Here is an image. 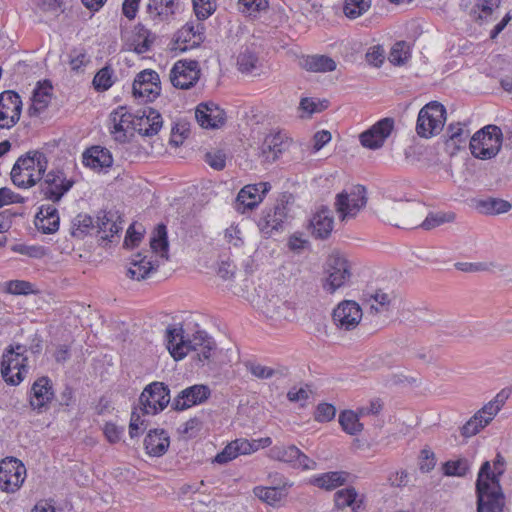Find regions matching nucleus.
<instances>
[{
    "instance_id": "nucleus-48",
    "label": "nucleus",
    "mask_w": 512,
    "mask_h": 512,
    "mask_svg": "<svg viewBox=\"0 0 512 512\" xmlns=\"http://www.w3.org/2000/svg\"><path fill=\"white\" fill-rule=\"evenodd\" d=\"M455 218L454 212H431L420 222V227L425 230H431L445 223H451Z\"/></svg>"
},
{
    "instance_id": "nucleus-49",
    "label": "nucleus",
    "mask_w": 512,
    "mask_h": 512,
    "mask_svg": "<svg viewBox=\"0 0 512 512\" xmlns=\"http://www.w3.org/2000/svg\"><path fill=\"white\" fill-rule=\"evenodd\" d=\"M371 7V0H345L343 12L349 19H356Z\"/></svg>"
},
{
    "instance_id": "nucleus-20",
    "label": "nucleus",
    "mask_w": 512,
    "mask_h": 512,
    "mask_svg": "<svg viewBox=\"0 0 512 512\" xmlns=\"http://www.w3.org/2000/svg\"><path fill=\"white\" fill-rule=\"evenodd\" d=\"M269 478L272 479L271 483L275 484V486H256L253 489V493L261 501L269 505H276L286 497V488L290 487L291 484L288 483V480L286 478L277 473L274 475H269Z\"/></svg>"
},
{
    "instance_id": "nucleus-2",
    "label": "nucleus",
    "mask_w": 512,
    "mask_h": 512,
    "mask_svg": "<svg viewBox=\"0 0 512 512\" xmlns=\"http://www.w3.org/2000/svg\"><path fill=\"white\" fill-rule=\"evenodd\" d=\"M47 167L46 155L39 150H30L16 160L10 173L11 180L19 188H31L43 179Z\"/></svg>"
},
{
    "instance_id": "nucleus-35",
    "label": "nucleus",
    "mask_w": 512,
    "mask_h": 512,
    "mask_svg": "<svg viewBox=\"0 0 512 512\" xmlns=\"http://www.w3.org/2000/svg\"><path fill=\"white\" fill-rule=\"evenodd\" d=\"M448 139L445 146L451 155H454L465 147L470 136V131L464 128L462 123H451L447 128Z\"/></svg>"
},
{
    "instance_id": "nucleus-63",
    "label": "nucleus",
    "mask_w": 512,
    "mask_h": 512,
    "mask_svg": "<svg viewBox=\"0 0 512 512\" xmlns=\"http://www.w3.org/2000/svg\"><path fill=\"white\" fill-rule=\"evenodd\" d=\"M366 61L374 67H380L385 59V51L380 45L372 46L365 55Z\"/></svg>"
},
{
    "instance_id": "nucleus-53",
    "label": "nucleus",
    "mask_w": 512,
    "mask_h": 512,
    "mask_svg": "<svg viewBox=\"0 0 512 512\" xmlns=\"http://www.w3.org/2000/svg\"><path fill=\"white\" fill-rule=\"evenodd\" d=\"M470 470V462L465 458L447 461L443 464V472L447 476L463 477Z\"/></svg>"
},
{
    "instance_id": "nucleus-18",
    "label": "nucleus",
    "mask_w": 512,
    "mask_h": 512,
    "mask_svg": "<svg viewBox=\"0 0 512 512\" xmlns=\"http://www.w3.org/2000/svg\"><path fill=\"white\" fill-rule=\"evenodd\" d=\"M394 129L392 118H383L359 135L361 145L370 150H377L384 145Z\"/></svg>"
},
{
    "instance_id": "nucleus-60",
    "label": "nucleus",
    "mask_w": 512,
    "mask_h": 512,
    "mask_svg": "<svg viewBox=\"0 0 512 512\" xmlns=\"http://www.w3.org/2000/svg\"><path fill=\"white\" fill-rule=\"evenodd\" d=\"M336 415V408L329 403H320L318 404L315 413H314V419L317 422H329L334 419Z\"/></svg>"
},
{
    "instance_id": "nucleus-34",
    "label": "nucleus",
    "mask_w": 512,
    "mask_h": 512,
    "mask_svg": "<svg viewBox=\"0 0 512 512\" xmlns=\"http://www.w3.org/2000/svg\"><path fill=\"white\" fill-rule=\"evenodd\" d=\"M83 162L92 169L101 170L110 167L113 163V158L108 149L94 146L84 152Z\"/></svg>"
},
{
    "instance_id": "nucleus-13",
    "label": "nucleus",
    "mask_w": 512,
    "mask_h": 512,
    "mask_svg": "<svg viewBox=\"0 0 512 512\" xmlns=\"http://www.w3.org/2000/svg\"><path fill=\"white\" fill-rule=\"evenodd\" d=\"M268 456L277 461L291 465L293 468L313 470L316 462L301 452L295 445H275L270 448Z\"/></svg>"
},
{
    "instance_id": "nucleus-32",
    "label": "nucleus",
    "mask_w": 512,
    "mask_h": 512,
    "mask_svg": "<svg viewBox=\"0 0 512 512\" xmlns=\"http://www.w3.org/2000/svg\"><path fill=\"white\" fill-rule=\"evenodd\" d=\"M59 215L53 205L42 206L36 215L35 226L44 234L55 233L59 229Z\"/></svg>"
},
{
    "instance_id": "nucleus-61",
    "label": "nucleus",
    "mask_w": 512,
    "mask_h": 512,
    "mask_svg": "<svg viewBox=\"0 0 512 512\" xmlns=\"http://www.w3.org/2000/svg\"><path fill=\"white\" fill-rule=\"evenodd\" d=\"M32 290L30 282L23 280H11L6 283V292L13 295H26Z\"/></svg>"
},
{
    "instance_id": "nucleus-16",
    "label": "nucleus",
    "mask_w": 512,
    "mask_h": 512,
    "mask_svg": "<svg viewBox=\"0 0 512 512\" xmlns=\"http://www.w3.org/2000/svg\"><path fill=\"white\" fill-rule=\"evenodd\" d=\"M362 316L363 313L360 305L353 300L340 302L332 313L334 324L339 329L345 331L355 329L360 323Z\"/></svg>"
},
{
    "instance_id": "nucleus-30",
    "label": "nucleus",
    "mask_w": 512,
    "mask_h": 512,
    "mask_svg": "<svg viewBox=\"0 0 512 512\" xmlns=\"http://www.w3.org/2000/svg\"><path fill=\"white\" fill-rule=\"evenodd\" d=\"M120 217L111 211H101L97 216L96 228L101 233V239L112 242V239L122 230Z\"/></svg>"
},
{
    "instance_id": "nucleus-4",
    "label": "nucleus",
    "mask_w": 512,
    "mask_h": 512,
    "mask_svg": "<svg viewBox=\"0 0 512 512\" xmlns=\"http://www.w3.org/2000/svg\"><path fill=\"white\" fill-rule=\"evenodd\" d=\"M424 206L415 201H393L386 204L381 211L382 217L398 228L420 226L424 216Z\"/></svg>"
},
{
    "instance_id": "nucleus-12",
    "label": "nucleus",
    "mask_w": 512,
    "mask_h": 512,
    "mask_svg": "<svg viewBox=\"0 0 512 512\" xmlns=\"http://www.w3.org/2000/svg\"><path fill=\"white\" fill-rule=\"evenodd\" d=\"M351 277V266L348 260L342 256H334L329 260L327 276L323 280L322 287L326 293L333 294L343 287Z\"/></svg>"
},
{
    "instance_id": "nucleus-11",
    "label": "nucleus",
    "mask_w": 512,
    "mask_h": 512,
    "mask_svg": "<svg viewBox=\"0 0 512 512\" xmlns=\"http://www.w3.org/2000/svg\"><path fill=\"white\" fill-rule=\"evenodd\" d=\"M26 477L24 464L16 458H7L0 462V489L7 493L16 492Z\"/></svg>"
},
{
    "instance_id": "nucleus-42",
    "label": "nucleus",
    "mask_w": 512,
    "mask_h": 512,
    "mask_svg": "<svg viewBox=\"0 0 512 512\" xmlns=\"http://www.w3.org/2000/svg\"><path fill=\"white\" fill-rule=\"evenodd\" d=\"M237 66L241 73L253 76L260 75L262 70V63L259 60V57L254 51L248 48L239 53L237 57Z\"/></svg>"
},
{
    "instance_id": "nucleus-21",
    "label": "nucleus",
    "mask_w": 512,
    "mask_h": 512,
    "mask_svg": "<svg viewBox=\"0 0 512 512\" xmlns=\"http://www.w3.org/2000/svg\"><path fill=\"white\" fill-rule=\"evenodd\" d=\"M195 117L203 128L216 129L226 122V113L214 102H202L197 105Z\"/></svg>"
},
{
    "instance_id": "nucleus-64",
    "label": "nucleus",
    "mask_w": 512,
    "mask_h": 512,
    "mask_svg": "<svg viewBox=\"0 0 512 512\" xmlns=\"http://www.w3.org/2000/svg\"><path fill=\"white\" fill-rule=\"evenodd\" d=\"M246 368L253 376L259 379L271 378L276 373L274 369L254 362L247 363Z\"/></svg>"
},
{
    "instance_id": "nucleus-62",
    "label": "nucleus",
    "mask_w": 512,
    "mask_h": 512,
    "mask_svg": "<svg viewBox=\"0 0 512 512\" xmlns=\"http://www.w3.org/2000/svg\"><path fill=\"white\" fill-rule=\"evenodd\" d=\"M146 429L145 421L141 418L137 408L131 413L129 434L131 438L137 437Z\"/></svg>"
},
{
    "instance_id": "nucleus-6",
    "label": "nucleus",
    "mask_w": 512,
    "mask_h": 512,
    "mask_svg": "<svg viewBox=\"0 0 512 512\" xmlns=\"http://www.w3.org/2000/svg\"><path fill=\"white\" fill-rule=\"evenodd\" d=\"M25 352L26 347L20 344L5 349L1 360V375L7 384L18 385L23 381L28 372Z\"/></svg>"
},
{
    "instance_id": "nucleus-10",
    "label": "nucleus",
    "mask_w": 512,
    "mask_h": 512,
    "mask_svg": "<svg viewBox=\"0 0 512 512\" xmlns=\"http://www.w3.org/2000/svg\"><path fill=\"white\" fill-rule=\"evenodd\" d=\"M161 93V81L159 74L152 69L139 72L132 85V94L141 102H152Z\"/></svg>"
},
{
    "instance_id": "nucleus-36",
    "label": "nucleus",
    "mask_w": 512,
    "mask_h": 512,
    "mask_svg": "<svg viewBox=\"0 0 512 512\" xmlns=\"http://www.w3.org/2000/svg\"><path fill=\"white\" fill-rule=\"evenodd\" d=\"M509 395L510 393L508 390L502 389L494 396L491 401L486 403L475 414H477L478 417L483 420L484 424L489 425L505 405Z\"/></svg>"
},
{
    "instance_id": "nucleus-50",
    "label": "nucleus",
    "mask_w": 512,
    "mask_h": 512,
    "mask_svg": "<svg viewBox=\"0 0 512 512\" xmlns=\"http://www.w3.org/2000/svg\"><path fill=\"white\" fill-rule=\"evenodd\" d=\"M339 423L342 429L350 434L355 435L363 430V425L359 422V417L353 411H344L339 415Z\"/></svg>"
},
{
    "instance_id": "nucleus-44",
    "label": "nucleus",
    "mask_w": 512,
    "mask_h": 512,
    "mask_svg": "<svg viewBox=\"0 0 512 512\" xmlns=\"http://www.w3.org/2000/svg\"><path fill=\"white\" fill-rule=\"evenodd\" d=\"M480 211L487 215H498L509 212L512 209V204L504 199L488 198L481 200L477 206Z\"/></svg>"
},
{
    "instance_id": "nucleus-40",
    "label": "nucleus",
    "mask_w": 512,
    "mask_h": 512,
    "mask_svg": "<svg viewBox=\"0 0 512 512\" xmlns=\"http://www.w3.org/2000/svg\"><path fill=\"white\" fill-rule=\"evenodd\" d=\"M52 99V86L48 82L39 84L32 96V105L29 108L31 115L41 114L49 105Z\"/></svg>"
},
{
    "instance_id": "nucleus-23",
    "label": "nucleus",
    "mask_w": 512,
    "mask_h": 512,
    "mask_svg": "<svg viewBox=\"0 0 512 512\" xmlns=\"http://www.w3.org/2000/svg\"><path fill=\"white\" fill-rule=\"evenodd\" d=\"M54 397L52 382L47 376L38 378L30 390V405L33 410L42 412L48 408V405Z\"/></svg>"
},
{
    "instance_id": "nucleus-59",
    "label": "nucleus",
    "mask_w": 512,
    "mask_h": 512,
    "mask_svg": "<svg viewBox=\"0 0 512 512\" xmlns=\"http://www.w3.org/2000/svg\"><path fill=\"white\" fill-rule=\"evenodd\" d=\"M12 250L22 255H26L31 258L41 259L46 256V249L42 246L37 245H14Z\"/></svg>"
},
{
    "instance_id": "nucleus-14",
    "label": "nucleus",
    "mask_w": 512,
    "mask_h": 512,
    "mask_svg": "<svg viewBox=\"0 0 512 512\" xmlns=\"http://www.w3.org/2000/svg\"><path fill=\"white\" fill-rule=\"evenodd\" d=\"M40 185L41 193L44 198L52 202H58L63 195L68 192L74 181L68 179L62 170H51L46 175Z\"/></svg>"
},
{
    "instance_id": "nucleus-41",
    "label": "nucleus",
    "mask_w": 512,
    "mask_h": 512,
    "mask_svg": "<svg viewBox=\"0 0 512 512\" xmlns=\"http://www.w3.org/2000/svg\"><path fill=\"white\" fill-rule=\"evenodd\" d=\"M177 41L200 45L204 41V25L200 22H188L177 32Z\"/></svg>"
},
{
    "instance_id": "nucleus-43",
    "label": "nucleus",
    "mask_w": 512,
    "mask_h": 512,
    "mask_svg": "<svg viewBox=\"0 0 512 512\" xmlns=\"http://www.w3.org/2000/svg\"><path fill=\"white\" fill-rule=\"evenodd\" d=\"M500 5V0H477L469 11V16L478 24H483Z\"/></svg>"
},
{
    "instance_id": "nucleus-58",
    "label": "nucleus",
    "mask_w": 512,
    "mask_h": 512,
    "mask_svg": "<svg viewBox=\"0 0 512 512\" xmlns=\"http://www.w3.org/2000/svg\"><path fill=\"white\" fill-rule=\"evenodd\" d=\"M436 465V457L430 448H423L420 451L418 466L421 472L428 473L434 469Z\"/></svg>"
},
{
    "instance_id": "nucleus-29",
    "label": "nucleus",
    "mask_w": 512,
    "mask_h": 512,
    "mask_svg": "<svg viewBox=\"0 0 512 512\" xmlns=\"http://www.w3.org/2000/svg\"><path fill=\"white\" fill-rule=\"evenodd\" d=\"M256 446V444H250V441L246 439H236L230 442L215 456L214 462L218 464H226L239 455H247L255 452Z\"/></svg>"
},
{
    "instance_id": "nucleus-1",
    "label": "nucleus",
    "mask_w": 512,
    "mask_h": 512,
    "mask_svg": "<svg viewBox=\"0 0 512 512\" xmlns=\"http://www.w3.org/2000/svg\"><path fill=\"white\" fill-rule=\"evenodd\" d=\"M165 339L166 347L175 360H181L193 351L196 352L197 359L203 362L210 360L216 349L215 341L205 331H197L186 339L182 328L169 327Z\"/></svg>"
},
{
    "instance_id": "nucleus-8",
    "label": "nucleus",
    "mask_w": 512,
    "mask_h": 512,
    "mask_svg": "<svg viewBox=\"0 0 512 512\" xmlns=\"http://www.w3.org/2000/svg\"><path fill=\"white\" fill-rule=\"evenodd\" d=\"M366 189L364 186L356 185L343 190L336 195L335 209L341 221L354 218L366 205Z\"/></svg>"
},
{
    "instance_id": "nucleus-57",
    "label": "nucleus",
    "mask_w": 512,
    "mask_h": 512,
    "mask_svg": "<svg viewBox=\"0 0 512 512\" xmlns=\"http://www.w3.org/2000/svg\"><path fill=\"white\" fill-rule=\"evenodd\" d=\"M487 424H484L483 420L474 414L461 428V435L463 437H472L484 429Z\"/></svg>"
},
{
    "instance_id": "nucleus-56",
    "label": "nucleus",
    "mask_w": 512,
    "mask_h": 512,
    "mask_svg": "<svg viewBox=\"0 0 512 512\" xmlns=\"http://www.w3.org/2000/svg\"><path fill=\"white\" fill-rule=\"evenodd\" d=\"M112 74L113 72L109 67L100 69L93 79L94 88L97 91L108 90L113 84Z\"/></svg>"
},
{
    "instance_id": "nucleus-38",
    "label": "nucleus",
    "mask_w": 512,
    "mask_h": 512,
    "mask_svg": "<svg viewBox=\"0 0 512 512\" xmlns=\"http://www.w3.org/2000/svg\"><path fill=\"white\" fill-rule=\"evenodd\" d=\"M155 269V265L151 260L147 259V256H142L141 253H138L133 257L126 275L132 280L140 281L148 277V275Z\"/></svg>"
},
{
    "instance_id": "nucleus-25",
    "label": "nucleus",
    "mask_w": 512,
    "mask_h": 512,
    "mask_svg": "<svg viewBox=\"0 0 512 512\" xmlns=\"http://www.w3.org/2000/svg\"><path fill=\"white\" fill-rule=\"evenodd\" d=\"M291 195L282 193L277 199L272 209L265 213L262 221L264 222L262 230H267V233L273 230H279L288 216L287 205L290 202Z\"/></svg>"
},
{
    "instance_id": "nucleus-45",
    "label": "nucleus",
    "mask_w": 512,
    "mask_h": 512,
    "mask_svg": "<svg viewBox=\"0 0 512 512\" xmlns=\"http://www.w3.org/2000/svg\"><path fill=\"white\" fill-rule=\"evenodd\" d=\"M393 299L394 296L391 293H386L382 290L375 291L367 299L370 312L375 314L387 312Z\"/></svg>"
},
{
    "instance_id": "nucleus-7",
    "label": "nucleus",
    "mask_w": 512,
    "mask_h": 512,
    "mask_svg": "<svg viewBox=\"0 0 512 512\" xmlns=\"http://www.w3.org/2000/svg\"><path fill=\"white\" fill-rule=\"evenodd\" d=\"M445 121V107L437 101H431L418 113L416 133L422 138H430L442 131Z\"/></svg>"
},
{
    "instance_id": "nucleus-24",
    "label": "nucleus",
    "mask_w": 512,
    "mask_h": 512,
    "mask_svg": "<svg viewBox=\"0 0 512 512\" xmlns=\"http://www.w3.org/2000/svg\"><path fill=\"white\" fill-rule=\"evenodd\" d=\"M271 189V185L268 182H260L257 184H249L244 186L237 195V209L242 212L245 209H253L259 205L265 196V194Z\"/></svg>"
},
{
    "instance_id": "nucleus-47",
    "label": "nucleus",
    "mask_w": 512,
    "mask_h": 512,
    "mask_svg": "<svg viewBox=\"0 0 512 512\" xmlns=\"http://www.w3.org/2000/svg\"><path fill=\"white\" fill-rule=\"evenodd\" d=\"M151 249L160 254L162 258L168 259L167 230L164 224H159L150 240Z\"/></svg>"
},
{
    "instance_id": "nucleus-55",
    "label": "nucleus",
    "mask_w": 512,
    "mask_h": 512,
    "mask_svg": "<svg viewBox=\"0 0 512 512\" xmlns=\"http://www.w3.org/2000/svg\"><path fill=\"white\" fill-rule=\"evenodd\" d=\"M68 0H38V8L45 13L56 16L66 11Z\"/></svg>"
},
{
    "instance_id": "nucleus-46",
    "label": "nucleus",
    "mask_w": 512,
    "mask_h": 512,
    "mask_svg": "<svg viewBox=\"0 0 512 512\" xmlns=\"http://www.w3.org/2000/svg\"><path fill=\"white\" fill-rule=\"evenodd\" d=\"M357 496L358 494L354 487L344 488L334 494V502L338 509L352 507L353 511H356L361 504V501L357 502Z\"/></svg>"
},
{
    "instance_id": "nucleus-3",
    "label": "nucleus",
    "mask_w": 512,
    "mask_h": 512,
    "mask_svg": "<svg viewBox=\"0 0 512 512\" xmlns=\"http://www.w3.org/2000/svg\"><path fill=\"white\" fill-rule=\"evenodd\" d=\"M490 462L485 461L478 473L476 482L477 512H502L504 495L497 481L489 484Z\"/></svg>"
},
{
    "instance_id": "nucleus-27",
    "label": "nucleus",
    "mask_w": 512,
    "mask_h": 512,
    "mask_svg": "<svg viewBox=\"0 0 512 512\" xmlns=\"http://www.w3.org/2000/svg\"><path fill=\"white\" fill-rule=\"evenodd\" d=\"M333 225L334 219L331 210L323 207L313 214L308 229L316 239H326L330 236Z\"/></svg>"
},
{
    "instance_id": "nucleus-26",
    "label": "nucleus",
    "mask_w": 512,
    "mask_h": 512,
    "mask_svg": "<svg viewBox=\"0 0 512 512\" xmlns=\"http://www.w3.org/2000/svg\"><path fill=\"white\" fill-rule=\"evenodd\" d=\"M290 144L291 140L286 134L280 131L270 133L266 136L261 149L264 160L267 162L275 161L280 154L289 148Z\"/></svg>"
},
{
    "instance_id": "nucleus-15",
    "label": "nucleus",
    "mask_w": 512,
    "mask_h": 512,
    "mask_svg": "<svg viewBox=\"0 0 512 512\" xmlns=\"http://www.w3.org/2000/svg\"><path fill=\"white\" fill-rule=\"evenodd\" d=\"M200 77L199 64L195 60H179L170 70L171 84L178 89L193 87Z\"/></svg>"
},
{
    "instance_id": "nucleus-51",
    "label": "nucleus",
    "mask_w": 512,
    "mask_h": 512,
    "mask_svg": "<svg viewBox=\"0 0 512 512\" xmlns=\"http://www.w3.org/2000/svg\"><path fill=\"white\" fill-rule=\"evenodd\" d=\"M94 221L87 214H79L73 221L72 235L77 238H84L91 230L95 229Z\"/></svg>"
},
{
    "instance_id": "nucleus-5",
    "label": "nucleus",
    "mask_w": 512,
    "mask_h": 512,
    "mask_svg": "<svg viewBox=\"0 0 512 512\" xmlns=\"http://www.w3.org/2000/svg\"><path fill=\"white\" fill-rule=\"evenodd\" d=\"M503 134L496 125H487L470 139L469 148L476 158L487 160L495 157L502 146Z\"/></svg>"
},
{
    "instance_id": "nucleus-37",
    "label": "nucleus",
    "mask_w": 512,
    "mask_h": 512,
    "mask_svg": "<svg viewBox=\"0 0 512 512\" xmlns=\"http://www.w3.org/2000/svg\"><path fill=\"white\" fill-rule=\"evenodd\" d=\"M299 65L306 71L316 73L332 72L336 69V62L325 55L303 56Z\"/></svg>"
},
{
    "instance_id": "nucleus-9",
    "label": "nucleus",
    "mask_w": 512,
    "mask_h": 512,
    "mask_svg": "<svg viewBox=\"0 0 512 512\" xmlns=\"http://www.w3.org/2000/svg\"><path fill=\"white\" fill-rule=\"evenodd\" d=\"M170 391L162 382L147 385L139 397V409L145 415H156L169 404Z\"/></svg>"
},
{
    "instance_id": "nucleus-17",
    "label": "nucleus",
    "mask_w": 512,
    "mask_h": 512,
    "mask_svg": "<svg viewBox=\"0 0 512 512\" xmlns=\"http://www.w3.org/2000/svg\"><path fill=\"white\" fill-rule=\"evenodd\" d=\"M22 101L18 93L7 90L0 93V128H12L20 119Z\"/></svg>"
},
{
    "instance_id": "nucleus-54",
    "label": "nucleus",
    "mask_w": 512,
    "mask_h": 512,
    "mask_svg": "<svg viewBox=\"0 0 512 512\" xmlns=\"http://www.w3.org/2000/svg\"><path fill=\"white\" fill-rule=\"evenodd\" d=\"M193 9L198 21L211 16L216 10V0H192Z\"/></svg>"
},
{
    "instance_id": "nucleus-19",
    "label": "nucleus",
    "mask_w": 512,
    "mask_h": 512,
    "mask_svg": "<svg viewBox=\"0 0 512 512\" xmlns=\"http://www.w3.org/2000/svg\"><path fill=\"white\" fill-rule=\"evenodd\" d=\"M211 391L208 386L196 384L183 389L172 401V408L177 411H183L194 405L204 403L210 396Z\"/></svg>"
},
{
    "instance_id": "nucleus-31",
    "label": "nucleus",
    "mask_w": 512,
    "mask_h": 512,
    "mask_svg": "<svg viewBox=\"0 0 512 512\" xmlns=\"http://www.w3.org/2000/svg\"><path fill=\"white\" fill-rule=\"evenodd\" d=\"M180 8L179 0H149L147 12L158 22L167 21Z\"/></svg>"
},
{
    "instance_id": "nucleus-52",
    "label": "nucleus",
    "mask_w": 512,
    "mask_h": 512,
    "mask_svg": "<svg viewBox=\"0 0 512 512\" xmlns=\"http://www.w3.org/2000/svg\"><path fill=\"white\" fill-rule=\"evenodd\" d=\"M410 57V47L405 41L396 42L389 53L388 59L393 65H403Z\"/></svg>"
},
{
    "instance_id": "nucleus-33",
    "label": "nucleus",
    "mask_w": 512,
    "mask_h": 512,
    "mask_svg": "<svg viewBox=\"0 0 512 512\" xmlns=\"http://www.w3.org/2000/svg\"><path fill=\"white\" fill-rule=\"evenodd\" d=\"M169 445V436L164 430H151L144 439L146 452L150 456L159 457L164 455Z\"/></svg>"
},
{
    "instance_id": "nucleus-39",
    "label": "nucleus",
    "mask_w": 512,
    "mask_h": 512,
    "mask_svg": "<svg viewBox=\"0 0 512 512\" xmlns=\"http://www.w3.org/2000/svg\"><path fill=\"white\" fill-rule=\"evenodd\" d=\"M349 474L344 471H331L315 476L312 484L325 490H334L347 482Z\"/></svg>"
},
{
    "instance_id": "nucleus-22",
    "label": "nucleus",
    "mask_w": 512,
    "mask_h": 512,
    "mask_svg": "<svg viewBox=\"0 0 512 512\" xmlns=\"http://www.w3.org/2000/svg\"><path fill=\"white\" fill-rule=\"evenodd\" d=\"M163 124L160 113L152 108H146L134 114L133 130L143 136L156 135Z\"/></svg>"
},
{
    "instance_id": "nucleus-28",
    "label": "nucleus",
    "mask_w": 512,
    "mask_h": 512,
    "mask_svg": "<svg viewBox=\"0 0 512 512\" xmlns=\"http://www.w3.org/2000/svg\"><path fill=\"white\" fill-rule=\"evenodd\" d=\"M110 132L115 135L116 140H124L125 130L129 127L133 129L134 114L127 111L126 107L120 106L109 116Z\"/></svg>"
}]
</instances>
